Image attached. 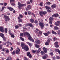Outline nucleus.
Here are the masks:
<instances>
[{"label":"nucleus","mask_w":60,"mask_h":60,"mask_svg":"<svg viewBox=\"0 0 60 60\" xmlns=\"http://www.w3.org/2000/svg\"><path fill=\"white\" fill-rule=\"evenodd\" d=\"M0 31L2 33L4 32V27H0Z\"/></svg>","instance_id":"obj_10"},{"label":"nucleus","mask_w":60,"mask_h":60,"mask_svg":"<svg viewBox=\"0 0 60 60\" xmlns=\"http://www.w3.org/2000/svg\"><path fill=\"white\" fill-rule=\"evenodd\" d=\"M45 8L46 9H51L50 7H49L48 6H45Z\"/></svg>","instance_id":"obj_19"},{"label":"nucleus","mask_w":60,"mask_h":60,"mask_svg":"<svg viewBox=\"0 0 60 60\" xmlns=\"http://www.w3.org/2000/svg\"><path fill=\"white\" fill-rule=\"evenodd\" d=\"M39 24L41 29H42L44 28V26L45 25L42 22H40L39 23Z\"/></svg>","instance_id":"obj_2"},{"label":"nucleus","mask_w":60,"mask_h":60,"mask_svg":"<svg viewBox=\"0 0 60 60\" xmlns=\"http://www.w3.org/2000/svg\"><path fill=\"white\" fill-rule=\"evenodd\" d=\"M54 30H58V29H59V28L57 27H56V26H55L54 28Z\"/></svg>","instance_id":"obj_17"},{"label":"nucleus","mask_w":60,"mask_h":60,"mask_svg":"<svg viewBox=\"0 0 60 60\" xmlns=\"http://www.w3.org/2000/svg\"><path fill=\"white\" fill-rule=\"evenodd\" d=\"M15 28L16 29H17V28H18L19 27V26L17 25L16 26H15Z\"/></svg>","instance_id":"obj_38"},{"label":"nucleus","mask_w":60,"mask_h":60,"mask_svg":"<svg viewBox=\"0 0 60 60\" xmlns=\"http://www.w3.org/2000/svg\"><path fill=\"white\" fill-rule=\"evenodd\" d=\"M50 55L51 56H52L53 55V52H51Z\"/></svg>","instance_id":"obj_63"},{"label":"nucleus","mask_w":60,"mask_h":60,"mask_svg":"<svg viewBox=\"0 0 60 60\" xmlns=\"http://www.w3.org/2000/svg\"><path fill=\"white\" fill-rule=\"evenodd\" d=\"M52 33L53 34H55V35L57 34V33H56V32H55V31L53 30L52 31Z\"/></svg>","instance_id":"obj_22"},{"label":"nucleus","mask_w":60,"mask_h":60,"mask_svg":"<svg viewBox=\"0 0 60 60\" xmlns=\"http://www.w3.org/2000/svg\"><path fill=\"white\" fill-rule=\"evenodd\" d=\"M35 46L36 48H39L40 47V45L37 44Z\"/></svg>","instance_id":"obj_29"},{"label":"nucleus","mask_w":60,"mask_h":60,"mask_svg":"<svg viewBox=\"0 0 60 60\" xmlns=\"http://www.w3.org/2000/svg\"><path fill=\"white\" fill-rule=\"evenodd\" d=\"M43 49L45 53H47V48L44 47L43 48Z\"/></svg>","instance_id":"obj_12"},{"label":"nucleus","mask_w":60,"mask_h":60,"mask_svg":"<svg viewBox=\"0 0 60 60\" xmlns=\"http://www.w3.org/2000/svg\"><path fill=\"white\" fill-rule=\"evenodd\" d=\"M17 49L19 50V51L18 50H16V54H19L20 50V49H19V48H17Z\"/></svg>","instance_id":"obj_9"},{"label":"nucleus","mask_w":60,"mask_h":60,"mask_svg":"<svg viewBox=\"0 0 60 60\" xmlns=\"http://www.w3.org/2000/svg\"><path fill=\"white\" fill-rule=\"evenodd\" d=\"M22 48L23 49H25L26 50V51L28 50L29 49V48H28V47L26 46H24V47H22Z\"/></svg>","instance_id":"obj_6"},{"label":"nucleus","mask_w":60,"mask_h":60,"mask_svg":"<svg viewBox=\"0 0 60 60\" xmlns=\"http://www.w3.org/2000/svg\"><path fill=\"white\" fill-rule=\"evenodd\" d=\"M27 56H29V58H32V55H31L30 53L29 52H27Z\"/></svg>","instance_id":"obj_7"},{"label":"nucleus","mask_w":60,"mask_h":60,"mask_svg":"<svg viewBox=\"0 0 60 60\" xmlns=\"http://www.w3.org/2000/svg\"><path fill=\"white\" fill-rule=\"evenodd\" d=\"M35 42L37 44H40V41L39 40H37L35 41Z\"/></svg>","instance_id":"obj_11"},{"label":"nucleus","mask_w":60,"mask_h":60,"mask_svg":"<svg viewBox=\"0 0 60 60\" xmlns=\"http://www.w3.org/2000/svg\"><path fill=\"white\" fill-rule=\"evenodd\" d=\"M28 13L29 15H30V14H31V12H30L29 11H28Z\"/></svg>","instance_id":"obj_46"},{"label":"nucleus","mask_w":60,"mask_h":60,"mask_svg":"<svg viewBox=\"0 0 60 60\" xmlns=\"http://www.w3.org/2000/svg\"><path fill=\"white\" fill-rule=\"evenodd\" d=\"M58 35H60V30L58 31Z\"/></svg>","instance_id":"obj_52"},{"label":"nucleus","mask_w":60,"mask_h":60,"mask_svg":"<svg viewBox=\"0 0 60 60\" xmlns=\"http://www.w3.org/2000/svg\"><path fill=\"white\" fill-rule=\"evenodd\" d=\"M13 48L12 47L11 48V49H10V50L11 51V50H13Z\"/></svg>","instance_id":"obj_62"},{"label":"nucleus","mask_w":60,"mask_h":60,"mask_svg":"<svg viewBox=\"0 0 60 60\" xmlns=\"http://www.w3.org/2000/svg\"><path fill=\"white\" fill-rule=\"evenodd\" d=\"M5 7H2V10H4V8H5Z\"/></svg>","instance_id":"obj_54"},{"label":"nucleus","mask_w":60,"mask_h":60,"mask_svg":"<svg viewBox=\"0 0 60 60\" xmlns=\"http://www.w3.org/2000/svg\"><path fill=\"white\" fill-rule=\"evenodd\" d=\"M0 36H1V37L2 38L4 37V34L2 33H0Z\"/></svg>","instance_id":"obj_16"},{"label":"nucleus","mask_w":60,"mask_h":60,"mask_svg":"<svg viewBox=\"0 0 60 60\" xmlns=\"http://www.w3.org/2000/svg\"><path fill=\"white\" fill-rule=\"evenodd\" d=\"M21 46L22 47H23L24 46H25L24 43H21Z\"/></svg>","instance_id":"obj_21"},{"label":"nucleus","mask_w":60,"mask_h":60,"mask_svg":"<svg viewBox=\"0 0 60 60\" xmlns=\"http://www.w3.org/2000/svg\"><path fill=\"white\" fill-rule=\"evenodd\" d=\"M30 21L32 23H33L34 22V20L32 19H30Z\"/></svg>","instance_id":"obj_30"},{"label":"nucleus","mask_w":60,"mask_h":60,"mask_svg":"<svg viewBox=\"0 0 60 60\" xmlns=\"http://www.w3.org/2000/svg\"><path fill=\"white\" fill-rule=\"evenodd\" d=\"M18 21L19 22H22V20L21 19H20L18 20Z\"/></svg>","instance_id":"obj_37"},{"label":"nucleus","mask_w":60,"mask_h":60,"mask_svg":"<svg viewBox=\"0 0 60 60\" xmlns=\"http://www.w3.org/2000/svg\"><path fill=\"white\" fill-rule=\"evenodd\" d=\"M4 18L5 19H6L5 20V21L6 22H7L8 21L10 20V18H9V16H7L6 15H4Z\"/></svg>","instance_id":"obj_3"},{"label":"nucleus","mask_w":60,"mask_h":60,"mask_svg":"<svg viewBox=\"0 0 60 60\" xmlns=\"http://www.w3.org/2000/svg\"><path fill=\"white\" fill-rule=\"evenodd\" d=\"M39 34L40 35H42V32H41V31H40L39 32Z\"/></svg>","instance_id":"obj_26"},{"label":"nucleus","mask_w":60,"mask_h":60,"mask_svg":"<svg viewBox=\"0 0 60 60\" xmlns=\"http://www.w3.org/2000/svg\"><path fill=\"white\" fill-rule=\"evenodd\" d=\"M20 38L21 39L22 41H24V39L22 38V37H20Z\"/></svg>","instance_id":"obj_32"},{"label":"nucleus","mask_w":60,"mask_h":60,"mask_svg":"<svg viewBox=\"0 0 60 60\" xmlns=\"http://www.w3.org/2000/svg\"><path fill=\"white\" fill-rule=\"evenodd\" d=\"M57 23H58L59 24H60V21H57Z\"/></svg>","instance_id":"obj_64"},{"label":"nucleus","mask_w":60,"mask_h":60,"mask_svg":"<svg viewBox=\"0 0 60 60\" xmlns=\"http://www.w3.org/2000/svg\"><path fill=\"white\" fill-rule=\"evenodd\" d=\"M29 26H30V27H33V25H32V24L31 23H30V24H29Z\"/></svg>","instance_id":"obj_18"},{"label":"nucleus","mask_w":60,"mask_h":60,"mask_svg":"<svg viewBox=\"0 0 60 60\" xmlns=\"http://www.w3.org/2000/svg\"><path fill=\"white\" fill-rule=\"evenodd\" d=\"M18 4L19 5L18 7L19 8H20V7H22V6H26V4H21L19 2L18 3Z\"/></svg>","instance_id":"obj_1"},{"label":"nucleus","mask_w":60,"mask_h":60,"mask_svg":"<svg viewBox=\"0 0 60 60\" xmlns=\"http://www.w3.org/2000/svg\"><path fill=\"white\" fill-rule=\"evenodd\" d=\"M15 54V51H14L12 52V55H14Z\"/></svg>","instance_id":"obj_42"},{"label":"nucleus","mask_w":60,"mask_h":60,"mask_svg":"<svg viewBox=\"0 0 60 60\" xmlns=\"http://www.w3.org/2000/svg\"><path fill=\"white\" fill-rule=\"evenodd\" d=\"M47 11L48 12H51V11L50 10H47Z\"/></svg>","instance_id":"obj_56"},{"label":"nucleus","mask_w":60,"mask_h":60,"mask_svg":"<svg viewBox=\"0 0 60 60\" xmlns=\"http://www.w3.org/2000/svg\"><path fill=\"white\" fill-rule=\"evenodd\" d=\"M28 39L30 41H31L32 42H34V40L32 39V38L31 36L28 38Z\"/></svg>","instance_id":"obj_8"},{"label":"nucleus","mask_w":60,"mask_h":60,"mask_svg":"<svg viewBox=\"0 0 60 60\" xmlns=\"http://www.w3.org/2000/svg\"><path fill=\"white\" fill-rule=\"evenodd\" d=\"M24 60H28V59L26 58V57H24Z\"/></svg>","instance_id":"obj_59"},{"label":"nucleus","mask_w":60,"mask_h":60,"mask_svg":"<svg viewBox=\"0 0 60 60\" xmlns=\"http://www.w3.org/2000/svg\"><path fill=\"white\" fill-rule=\"evenodd\" d=\"M23 35L24 36L27 35V37H30V36H31L30 34L27 32H24L23 33Z\"/></svg>","instance_id":"obj_4"},{"label":"nucleus","mask_w":60,"mask_h":60,"mask_svg":"<svg viewBox=\"0 0 60 60\" xmlns=\"http://www.w3.org/2000/svg\"><path fill=\"white\" fill-rule=\"evenodd\" d=\"M55 45H58V42H56L54 43Z\"/></svg>","instance_id":"obj_51"},{"label":"nucleus","mask_w":60,"mask_h":60,"mask_svg":"<svg viewBox=\"0 0 60 60\" xmlns=\"http://www.w3.org/2000/svg\"><path fill=\"white\" fill-rule=\"evenodd\" d=\"M41 50V48H39L38 49V51H37V53L38 54H39V53H40V51Z\"/></svg>","instance_id":"obj_14"},{"label":"nucleus","mask_w":60,"mask_h":60,"mask_svg":"<svg viewBox=\"0 0 60 60\" xmlns=\"http://www.w3.org/2000/svg\"><path fill=\"white\" fill-rule=\"evenodd\" d=\"M46 4H47L48 5H50V4H51V3L49 2H47L46 3Z\"/></svg>","instance_id":"obj_24"},{"label":"nucleus","mask_w":60,"mask_h":60,"mask_svg":"<svg viewBox=\"0 0 60 60\" xmlns=\"http://www.w3.org/2000/svg\"><path fill=\"white\" fill-rule=\"evenodd\" d=\"M45 45L46 46H48V45H49V43L48 42H46L45 43Z\"/></svg>","instance_id":"obj_43"},{"label":"nucleus","mask_w":60,"mask_h":60,"mask_svg":"<svg viewBox=\"0 0 60 60\" xmlns=\"http://www.w3.org/2000/svg\"><path fill=\"white\" fill-rule=\"evenodd\" d=\"M27 43L29 45V46L30 47H31L32 46V44L29 43V42H28Z\"/></svg>","instance_id":"obj_33"},{"label":"nucleus","mask_w":60,"mask_h":60,"mask_svg":"<svg viewBox=\"0 0 60 60\" xmlns=\"http://www.w3.org/2000/svg\"><path fill=\"white\" fill-rule=\"evenodd\" d=\"M14 0H10V3H11V2H14Z\"/></svg>","instance_id":"obj_48"},{"label":"nucleus","mask_w":60,"mask_h":60,"mask_svg":"<svg viewBox=\"0 0 60 60\" xmlns=\"http://www.w3.org/2000/svg\"><path fill=\"white\" fill-rule=\"evenodd\" d=\"M53 40L54 41H55V40H57V39L56 38H54V39H53Z\"/></svg>","instance_id":"obj_58"},{"label":"nucleus","mask_w":60,"mask_h":60,"mask_svg":"<svg viewBox=\"0 0 60 60\" xmlns=\"http://www.w3.org/2000/svg\"><path fill=\"white\" fill-rule=\"evenodd\" d=\"M3 39V40L4 41H6V39H5V38L4 37L2 38Z\"/></svg>","instance_id":"obj_34"},{"label":"nucleus","mask_w":60,"mask_h":60,"mask_svg":"<svg viewBox=\"0 0 60 60\" xmlns=\"http://www.w3.org/2000/svg\"><path fill=\"white\" fill-rule=\"evenodd\" d=\"M2 51H6V50H5V48H3L2 49Z\"/></svg>","instance_id":"obj_45"},{"label":"nucleus","mask_w":60,"mask_h":60,"mask_svg":"<svg viewBox=\"0 0 60 60\" xmlns=\"http://www.w3.org/2000/svg\"><path fill=\"white\" fill-rule=\"evenodd\" d=\"M9 50H8V49H7L6 51V53H9Z\"/></svg>","instance_id":"obj_44"},{"label":"nucleus","mask_w":60,"mask_h":60,"mask_svg":"<svg viewBox=\"0 0 60 60\" xmlns=\"http://www.w3.org/2000/svg\"><path fill=\"white\" fill-rule=\"evenodd\" d=\"M41 55H44V52L43 51H41Z\"/></svg>","instance_id":"obj_31"},{"label":"nucleus","mask_w":60,"mask_h":60,"mask_svg":"<svg viewBox=\"0 0 60 60\" xmlns=\"http://www.w3.org/2000/svg\"><path fill=\"white\" fill-rule=\"evenodd\" d=\"M43 34L45 36H48L49 35V34L47 33H43Z\"/></svg>","instance_id":"obj_20"},{"label":"nucleus","mask_w":60,"mask_h":60,"mask_svg":"<svg viewBox=\"0 0 60 60\" xmlns=\"http://www.w3.org/2000/svg\"><path fill=\"white\" fill-rule=\"evenodd\" d=\"M36 51H37L36 50H32V52L33 53H36Z\"/></svg>","instance_id":"obj_41"},{"label":"nucleus","mask_w":60,"mask_h":60,"mask_svg":"<svg viewBox=\"0 0 60 60\" xmlns=\"http://www.w3.org/2000/svg\"><path fill=\"white\" fill-rule=\"evenodd\" d=\"M39 13L40 15L41 14H46L47 13V12L45 11H40L39 12Z\"/></svg>","instance_id":"obj_5"},{"label":"nucleus","mask_w":60,"mask_h":60,"mask_svg":"<svg viewBox=\"0 0 60 60\" xmlns=\"http://www.w3.org/2000/svg\"><path fill=\"white\" fill-rule=\"evenodd\" d=\"M20 36H23V33H21L20 34Z\"/></svg>","instance_id":"obj_40"},{"label":"nucleus","mask_w":60,"mask_h":60,"mask_svg":"<svg viewBox=\"0 0 60 60\" xmlns=\"http://www.w3.org/2000/svg\"><path fill=\"white\" fill-rule=\"evenodd\" d=\"M42 4H43V3H42V2L40 3L39 5L41 6H42Z\"/></svg>","instance_id":"obj_49"},{"label":"nucleus","mask_w":60,"mask_h":60,"mask_svg":"<svg viewBox=\"0 0 60 60\" xmlns=\"http://www.w3.org/2000/svg\"><path fill=\"white\" fill-rule=\"evenodd\" d=\"M43 58L44 59H46V56H44L43 57Z\"/></svg>","instance_id":"obj_50"},{"label":"nucleus","mask_w":60,"mask_h":60,"mask_svg":"<svg viewBox=\"0 0 60 60\" xmlns=\"http://www.w3.org/2000/svg\"><path fill=\"white\" fill-rule=\"evenodd\" d=\"M60 58V57L57 56L56 57V58L57 59H59Z\"/></svg>","instance_id":"obj_61"},{"label":"nucleus","mask_w":60,"mask_h":60,"mask_svg":"<svg viewBox=\"0 0 60 60\" xmlns=\"http://www.w3.org/2000/svg\"><path fill=\"white\" fill-rule=\"evenodd\" d=\"M8 9H9L10 11H13L14 10L12 8H10V7H8Z\"/></svg>","instance_id":"obj_15"},{"label":"nucleus","mask_w":60,"mask_h":60,"mask_svg":"<svg viewBox=\"0 0 60 60\" xmlns=\"http://www.w3.org/2000/svg\"><path fill=\"white\" fill-rule=\"evenodd\" d=\"M55 46L56 48H58L59 47V45H55Z\"/></svg>","instance_id":"obj_39"},{"label":"nucleus","mask_w":60,"mask_h":60,"mask_svg":"<svg viewBox=\"0 0 60 60\" xmlns=\"http://www.w3.org/2000/svg\"><path fill=\"white\" fill-rule=\"evenodd\" d=\"M8 31V29L7 28H5V32L6 33H7Z\"/></svg>","instance_id":"obj_23"},{"label":"nucleus","mask_w":60,"mask_h":60,"mask_svg":"<svg viewBox=\"0 0 60 60\" xmlns=\"http://www.w3.org/2000/svg\"><path fill=\"white\" fill-rule=\"evenodd\" d=\"M19 17L21 18H23V15H19Z\"/></svg>","instance_id":"obj_60"},{"label":"nucleus","mask_w":60,"mask_h":60,"mask_svg":"<svg viewBox=\"0 0 60 60\" xmlns=\"http://www.w3.org/2000/svg\"><path fill=\"white\" fill-rule=\"evenodd\" d=\"M49 20H50V21H52L53 20V18L52 17H50L49 19Z\"/></svg>","instance_id":"obj_25"},{"label":"nucleus","mask_w":60,"mask_h":60,"mask_svg":"<svg viewBox=\"0 0 60 60\" xmlns=\"http://www.w3.org/2000/svg\"><path fill=\"white\" fill-rule=\"evenodd\" d=\"M55 51H58L59 50V49H55Z\"/></svg>","instance_id":"obj_55"},{"label":"nucleus","mask_w":60,"mask_h":60,"mask_svg":"<svg viewBox=\"0 0 60 60\" xmlns=\"http://www.w3.org/2000/svg\"><path fill=\"white\" fill-rule=\"evenodd\" d=\"M11 37L12 38H14V35H11Z\"/></svg>","instance_id":"obj_53"},{"label":"nucleus","mask_w":60,"mask_h":60,"mask_svg":"<svg viewBox=\"0 0 60 60\" xmlns=\"http://www.w3.org/2000/svg\"><path fill=\"white\" fill-rule=\"evenodd\" d=\"M52 17H55L56 18H57V17H58V15H53Z\"/></svg>","instance_id":"obj_47"},{"label":"nucleus","mask_w":60,"mask_h":60,"mask_svg":"<svg viewBox=\"0 0 60 60\" xmlns=\"http://www.w3.org/2000/svg\"><path fill=\"white\" fill-rule=\"evenodd\" d=\"M18 25L19 26H22V25L21 24H18Z\"/></svg>","instance_id":"obj_57"},{"label":"nucleus","mask_w":60,"mask_h":60,"mask_svg":"<svg viewBox=\"0 0 60 60\" xmlns=\"http://www.w3.org/2000/svg\"><path fill=\"white\" fill-rule=\"evenodd\" d=\"M54 24L56 26H59V24L58 23H58H56V22H55Z\"/></svg>","instance_id":"obj_27"},{"label":"nucleus","mask_w":60,"mask_h":60,"mask_svg":"<svg viewBox=\"0 0 60 60\" xmlns=\"http://www.w3.org/2000/svg\"><path fill=\"white\" fill-rule=\"evenodd\" d=\"M56 7V5L55 4H53L51 6V7L52 9H55Z\"/></svg>","instance_id":"obj_13"},{"label":"nucleus","mask_w":60,"mask_h":60,"mask_svg":"<svg viewBox=\"0 0 60 60\" xmlns=\"http://www.w3.org/2000/svg\"><path fill=\"white\" fill-rule=\"evenodd\" d=\"M7 44L8 45V47L9 46V44L10 43V42H9V41H8L7 42Z\"/></svg>","instance_id":"obj_35"},{"label":"nucleus","mask_w":60,"mask_h":60,"mask_svg":"<svg viewBox=\"0 0 60 60\" xmlns=\"http://www.w3.org/2000/svg\"><path fill=\"white\" fill-rule=\"evenodd\" d=\"M28 9H31L32 8V7H31V6L29 5L28 6Z\"/></svg>","instance_id":"obj_28"},{"label":"nucleus","mask_w":60,"mask_h":60,"mask_svg":"<svg viewBox=\"0 0 60 60\" xmlns=\"http://www.w3.org/2000/svg\"><path fill=\"white\" fill-rule=\"evenodd\" d=\"M4 6H5L7 5V3H4Z\"/></svg>","instance_id":"obj_36"}]
</instances>
